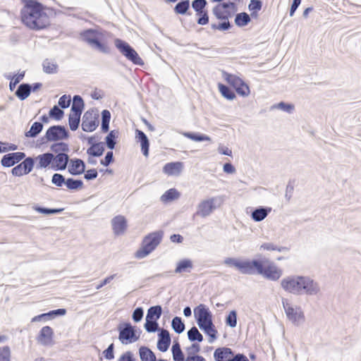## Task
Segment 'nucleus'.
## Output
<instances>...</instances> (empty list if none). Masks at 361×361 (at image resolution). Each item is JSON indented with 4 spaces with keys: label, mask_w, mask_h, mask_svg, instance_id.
Here are the masks:
<instances>
[{
    "label": "nucleus",
    "mask_w": 361,
    "mask_h": 361,
    "mask_svg": "<svg viewBox=\"0 0 361 361\" xmlns=\"http://www.w3.org/2000/svg\"><path fill=\"white\" fill-rule=\"evenodd\" d=\"M282 288L293 295H317L320 293L319 283L309 276H289L281 281Z\"/></svg>",
    "instance_id": "nucleus-1"
},
{
    "label": "nucleus",
    "mask_w": 361,
    "mask_h": 361,
    "mask_svg": "<svg viewBox=\"0 0 361 361\" xmlns=\"http://www.w3.org/2000/svg\"><path fill=\"white\" fill-rule=\"evenodd\" d=\"M23 23L32 30H42L49 25V17L43 6L35 1H27L20 11Z\"/></svg>",
    "instance_id": "nucleus-2"
},
{
    "label": "nucleus",
    "mask_w": 361,
    "mask_h": 361,
    "mask_svg": "<svg viewBox=\"0 0 361 361\" xmlns=\"http://www.w3.org/2000/svg\"><path fill=\"white\" fill-rule=\"evenodd\" d=\"M108 35L109 33L102 29H87L80 32V38L92 49L109 54L110 48L107 42Z\"/></svg>",
    "instance_id": "nucleus-3"
},
{
    "label": "nucleus",
    "mask_w": 361,
    "mask_h": 361,
    "mask_svg": "<svg viewBox=\"0 0 361 361\" xmlns=\"http://www.w3.org/2000/svg\"><path fill=\"white\" fill-rule=\"evenodd\" d=\"M194 314L200 329L209 336V343L216 338L217 331L212 322V314L209 309L200 304L194 309Z\"/></svg>",
    "instance_id": "nucleus-4"
},
{
    "label": "nucleus",
    "mask_w": 361,
    "mask_h": 361,
    "mask_svg": "<svg viewBox=\"0 0 361 361\" xmlns=\"http://www.w3.org/2000/svg\"><path fill=\"white\" fill-rule=\"evenodd\" d=\"M163 234L162 231H156L146 235L142 240L141 247L136 252L135 257L142 259L149 255L160 244Z\"/></svg>",
    "instance_id": "nucleus-5"
},
{
    "label": "nucleus",
    "mask_w": 361,
    "mask_h": 361,
    "mask_svg": "<svg viewBox=\"0 0 361 361\" xmlns=\"http://www.w3.org/2000/svg\"><path fill=\"white\" fill-rule=\"evenodd\" d=\"M282 305L288 319L295 325L305 322V317L302 308L287 298L282 299Z\"/></svg>",
    "instance_id": "nucleus-6"
},
{
    "label": "nucleus",
    "mask_w": 361,
    "mask_h": 361,
    "mask_svg": "<svg viewBox=\"0 0 361 361\" xmlns=\"http://www.w3.org/2000/svg\"><path fill=\"white\" fill-rule=\"evenodd\" d=\"M257 274L267 279L275 281L281 278L283 271L273 262L264 259L259 262Z\"/></svg>",
    "instance_id": "nucleus-7"
},
{
    "label": "nucleus",
    "mask_w": 361,
    "mask_h": 361,
    "mask_svg": "<svg viewBox=\"0 0 361 361\" xmlns=\"http://www.w3.org/2000/svg\"><path fill=\"white\" fill-rule=\"evenodd\" d=\"M114 43L116 47L127 59L135 65L142 66L144 64L142 59L139 56L136 51L126 42L120 39H116Z\"/></svg>",
    "instance_id": "nucleus-8"
},
{
    "label": "nucleus",
    "mask_w": 361,
    "mask_h": 361,
    "mask_svg": "<svg viewBox=\"0 0 361 361\" xmlns=\"http://www.w3.org/2000/svg\"><path fill=\"white\" fill-rule=\"evenodd\" d=\"M224 199L221 196L213 197L203 200L198 204L196 214L202 217L208 216L216 208L220 207Z\"/></svg>",
    "instance_id": "nucleus-9"
},
{
    "label": "nucleus",
    "mask_w": 361,
    "mask_h": 361,
    "mask_svg": "<svg viewBox=\"0 0 361 361\" xmlns=\"http://www.w3.org/2000/svg\"><path fill=\"white\" fill-rule=\"evenodd\" d=\"M44 137L47 142L66 140L68 137V132L64 126H53L47 130Z\"/></svg>",
    "instance_id": "nucleus-10"
},
{
    "label": "nucleus",
    "mask_w": 361,
    "mask_h": 361,
    "mask_svg": "<svg viewBox=\"0 0 361 361\" xmlns=\"http://www.w3.org/2000/svg\"><path fill=\"white\" fill-rule=\"evenodd\" d=\"M207 5V0H193L192 1V8L196 12V15L200 16L197 20L199 25H204L209 23V16L205 10Z\"/></svg>",
    "instance_id": "nucleus-11"
},
{
    "label": "nucleus",
    "mask_w": 361,
    "mask_h": 361,
    "mask_svg": "<svg viewBox=\"0 0 361 361\" xmlns=\"http://www.w3.org/2000/svg\"><path fill=\"white\" fill-rule=\"evenodd\" d=\"M118 338L122 343H128L136 341L139 336H136L135 330L130 324H125L122 328L119 326Z\"/></svg>",
    "instance_id": "nucleus-12"
},
{
    "label": "nucleus",
    "mask_w": 361,
    "mask_h": 361,
    "mask_svg": "<svg viewBox=\"0 0 361 361\" xmlns=\"http://www.w3.org/2000/svg\"><path fill=\"white\" fill-rule=\"evenodd\" d=\"M35 164L34 159L32 157H27L18 165L13 167L11 173L15 176H22L28 174L32 171Z\"/></svg>",
    "instance_id": "nucleus-13"
},
{
    "label": "nucleus",
    "mask_w": 361,
    "mask_h": 361,
    "mask_svg": "<svg viewBox=\"0 0 361 361\" xmlns=\"http://www.w3.org/2000/svg\"><path fill=\"white\" fill-rule=\"evenodd\" d=\"M260 260H240L238 270L243 274L253 275L257 274Z\"/></svg>",
    "instance_id": "nucleus-14"
},
{
    "label": "nucleus",
    "mask_w": 361,
    "mask_h": 361,
    "mask_svg": "<svg viewBox=\"0 0 361 361\" xmlns=\"http://www.w3.org/2000/svg\"><path fill=\"white\" fill-rule=\"evenodd\" d=\"M25 157L24 152H12L4 155L1 160V164L4 167H11L23 160Z\"/></svg>",
    "instance_id": "nucleus-15"
},
{
    "label": "nucleus",
    "mask_w": 361,
    "mask_h": 361,
    "mask_svg": "<svg viewBox=\"0 0 361 361\" xmlns=\"http://www.w3.org/2000/svg\"><path fill=\"white\" fill-rule=\"evenodd\" d=\"M53 336V329L50 326H46L40 330L37 341L42 345H49L52 344Z\"/></svg>",
    "instance_id": "nucleus-16"
},
{
    "label": "nucleus",
    "mask_w": 361,
    "mask_h": 361,
    "mask_svg": "<svg viewBox=\"0 0 361 361\" xmlns=\"http://www.w3.org/2000/svg\"><path fill=\"white\" fill-rule=\"evenodd\" d=\"M99 121L92 114L87 111L84 114L82 122V128L85 132H92L98 126Z\"/></svg>",
    "instance_id": "nucleus-17"
},
{
    "label": "nucleus",
    "mask_w": 361,
    "mask_h": 361,
    "mask_svg": "<svg viewBox=\"0 0 361 361\" xmlns=\"http://www.w3.org/2000/svg\"><path fill=\"white\" fill-rule=\"evenodd\" d=\"M184 164L183 162L167 163L163 167V172L169 176H179L183 172Z\"/></svg>",
    "instance_id": "nucleus-18"
},
{
    "label": "nucleus",
    "mask_w": 361,
    "mask_h": 361,
    "mask_svg": "<svg viewBox=\"0 0 361 361\" xmlns=\"http://www.w3.org/2000/svg\"><path fill=\"white\" fill-rule=\"evenodd\" d=\"M114 233L116 235H123L127 228V221L122 215H118L111 220Z\"/></svg>",
    "instance_id": "nucleus-19"
},
{
    "label": "nucleus",
    "mask_w": 361,
    "mask_h": 361,
    "mask_svg": "<svg viewBox=\"0 0 361 361\" xmlns=\"http://www.w3.org/2000/svg\"><path fill=\"white\" fill-rule=\"evenodd\" d=\"M53 162L51 169L55 171L65 170L69 161V157L67 154H53Z\"/></svg>",
    "instance_id": "nucleus-20"
},
{
    "label": "nucleus",
    "mask_w": 361,
    "mask_h": 361,
    "mask_svg": "<svg viewBox=\"0 0 361 361\" xmlns=\"http://www.w3.org/2000/svg\"><path fill=\"white\" fill-rule=\"evenodd\" d=\"M171 343V338L167 330L161 329L159 334L157 348L161 352H166Z\"/></svg>",
    "instance_id": "nucleus-21"
},
{
    "label": "nucleus",
    "mask_w": 361,
    "mask_h": 361,
    "mask_svg": "<svg viewBox=\"0 0 361 361\" xmlns=\"http://www.w3.org/2000/svg\"><path fill=\"white\" fill-rule=\"evenodd\" d=\"M233 355L232 350L228 348H219L214 353L216 361H231Z\"/></svg>",
    "instance_id": "nucleus-22"
},
{
    "label": "nucleus",
    "mask_w": 361,
    "mask_h": 361,
    "mask_svg": "<svg viewBox=\"0 0 361 361\" xmlns=\"http://www.w3.org/2000/svg\"><path fill=\"white\" fill-rule=\"evenodd\" d=\"M52 157L53 154L49 152L38 155L35 158V160L37 161L36 168L37 169H42L48 167L49 165L51 166L53 162Z\"/></svg>",
    "instance_id": "nucleus-23"
},
{
    "label": "nucleus",
    "mask_w": 361,
    "mask_h": 361,
    "mask_svg": "<svg viewBox=\"0 0 361 361\" xmlns=\"http://www.w3.org/2000/svg\"><path fill=\"white\" fill-rule=\"evenodd\" d=\"M85 164L84 161L80 159H75L71 160V164L68 166V171L72 175H80L85 172Z\"/></svg>",
    "instance_id": "nucleus-24"
},
{
    "label": "nucleus",
    "mask_w": 361,
    "mask_h": 361,
    "mask_svg": "<svg viewBox=\"0 0 361 361\" xmlns=\"http://www.w3.org/2000/svg\"><path fill=\"white\" fill-rule=\"evenodd\" d=\"M135 139L140 142L141 150L144 156L147 157L149 142L147 135L142 130L137 129L135 130Z\"/></svg>",
    "instance_id": "nucleus-25"
},
{
    "label": "nucleus",
    "mask_w": 361,
    "mask_h": 361,
    "mask_svg": "<svg viewBox=\"0 0 361 361\" xmlns=\"http://www.w3.org/2000/svg\"><path fill=\"white\" fill-rule=\"evenodd\" d=\"M193 269V263L190 259H183L177 262L175 274L190 273Z\"/></svg>",
    "instance_id": "nucleus-26"
},
{
    "label": "nucleus",
    "mask_w": 361,
    "mask_h": 361,
    "mask_svg": "<svg viewBox=\"0 0 361 361\" xmlns=\"http://www.w3.org/2000/svg\"><path fill=\"white\" fill-rule=\"evenodd\" d=\"M271 212V207H259L252 211L251 217L255 221L259 222L264 220Z\"/></svg>",
    "instance_id": "nucleus-27"
},
{
    "label": "nucleus",
    "mask_w": 361,
    "mask_h": 361,
    "mask_svg": "<svg viewBox=\"0 0 361 361\" xmlns=\"http://www.w3.org/2000/svg\"><path fill=\"white\" fill-rule=\"evenodd\" d=\"M84 107V102L82 97L79 95H75L73 99L71 114L80 116Z\"/></svg>",
    "instance_id": "nucleus-28"
},
{
    "label": "nucleus",
    "mask_w": 361,
    "mask_h": 361,
    "mask_svg": "<svg viewBox=\"0 0 361 361\" xmlns=\"http://www.w3.org/2000/svg\"><path fill=\"white\" fill-rule=\"evenodd\" d=\"M32 87L27 83L20 85L16 92V95L20 99H25L30 94Z\"/></svg>",
    "instance_id": "nucleus-29"
},
{
    "label": "nucleus",
    "mask_w": 361,
    "mask_h": 361,
    "mask_svg": "<svg viewBox=\"0 0 361 361\" xmlns=\"http://www.w3.org/2000/svg\"><path fill=\"white\" fill-rule=\"evenodd\" d=\"M139 354L142 361H157L155 354L147 347H140Z\"/></svg>",
    "instance_id": "nucleus-30"
},
{
    "label": "nucleus",
    "mask_w": 361,
    "mask_h": 361,
    "mask_svg": "<svg viewBox=\"0 0 361 361\" xmlns=\"http://www.w3.org/2000/svg\"><path fill=\"white\" fill-rule=\"evenodd\" d=\"M179 197V192L175 188H171L161 196L160 200L162 202L166 203L177 200Z\"/></svg>",
    "instance_id": "nucleus-31"
},
{
    "label": "nucleus",
    "mask_w": 361,
    "mask_h": 361,
    "mask_svg": "<svg viewBox=\"0 0 361 361\" xmlns=\"http://www.w3.org/2000/svg\"><path fill=\"white\" fill-rule=\"evenodd\" d=\"M43 71L47 74H54L58 72L57 63L50 59H45L42 63Z\"/></svg>",
    "instance_id": "nucleus-32"
},
{
    "label": "nucleus",
    "mask_w": 361,
    "mask_h": 361,
    "mask_svg": "<svg viewBox=\"0 0 361 361\" xmlns=\"http://www.w3.org/2000/svg\"><path fill=\"white\" fill-rule=\"evenodd\" d=\"M104 152V144L102 142H98L92 144L87 150V154L92 157H100Z\"/></svg>",
    "instance_id": "nucleus-33"
},
{
    "label": "nucleus",
    "mask_w": 361,
    "mask_h": 361,
    "mask_svg": "<svg viewBox=\"0 0 361 361\" xmlns=\"http://www.w3.org/2000/svg\"><path fill=\"white\" fill-rule=\"evenodd\" d=\"M181 134L185 136V137H188L193 141L195 142H202V141H210L211 138L204 134H200V133H193L190 132H183L181 133Z\"/></svg>",
    "instance_id": "nucleus-34"
},
{
    "label": "nucleus",
    "mask_w": 361,
    "mask_h": 361,
    "mask_svg": "<svg viewBox=\"0 0 361 361\" xmlns=\"http://www.w3.org/2000/svg\"><path fill=\"white\" fill-rule=\"evenodd\" d=\"M223 76L224 79L235 89L237 88L239 85H240V84L243 82V80L240 79L239 77L235 75L229 74L226 72L223 73Z\"/></svg>",
    "instance_id": "nucleus-35"
},
{
    "label": "nucleus",
    "mask_w": 361,
    "mask_h": 361,
    "mask_svg": "<svg viewBox=\"0 0 361 361\" xmlns=\"http://www.w3.org/2000/svg\"><path fill=\"white\" fill-rule=\"evenodd\" d=\"M43 124L40 122H35L30 130L25 133V135L27 137H37L42 130Z\"/></svg>",
    "instance_id": "nucleus-36"
},
{
    "label": "nucleus",
    "mask_w": 361,
    "mask_h": 361,
    "mask_svg": "<svg viewBox=\"0 0 361 361\" xmlns=\"http://www.w3.org/2000/svg\"><path fill=\"white\" fill-rule=\"evenodd\" d=\"M213 13L219 20H228L229 18L232 17L231 13L227 12V11L223 9L219 5H216L213 8Z\"/></svg>",
    "instance_id": "nucleus-37"
},
{
    "label": "nucleus",
    "mask_w": 361,
    "mask_h": 361,
    "mask_svg": "<svg viewBox=\"0 0 361 361\" xmlns=\"http://www.w3.org/2000/svg\"><path fill=\"white\" fill-rule=\"evenodd\" d=\"M190 8L189 0H182L174 7V11L177 14L185 15Z\"/></svg>",
    "instance_id": "nucleus-38"
},
{
    "label": "nucleus",
    "mask_w": 361,
    "mask_h": 361,
    "mask_svg": "<svg viewBox=\"0 0 361 361\" xmlns=\"http://www.w3.org/2000/svg\"><path fill=\"white\" fill-rule=\"evenodd\" d=\"M188 339L192 341L202 342L203 341V336L200 333L197 328L192 326L188 331Z\"/></svg>",
    "instance_id": "nucleus-39"
},
{
    "label": "nucleus",
    "mask_w": 361,
    "mask_h": 361,
    "mask_svg": "<svg viewBox=\"0 0 361 361\" xmlns=\"http://www.w3.org/2000/svg\"><path fill=\"white\" fill-rule=\"evenodd\" d=\"M173 358L174 361H185L184 355L181 350L180 346L178 343L173 345L171 348Z\"/></svg>",
    "instance_id": "nucleus-40"
},
{
    "label": "nucleus",
    "mask_w": 361,
    "mask_h": 361,
    "mask_svg": "<svg viewBox=\"0 0 361 361\" xmlns=\"http://www.w3.org/2000/svg\"><path fill=\"white\" fill-rule=\"evenodd\" d=\"M171 326L177 334H181L185 330V324L179 317H175L171 322Z\"/></svg>",
    "instance_id": "nucleus-41"
},
{
    "label": "nucleus",
    "mask_w": 361,
    "mask_h": 361,
    "mask_svg": "<svg viewBox=\"0 0 361 361\" xmlns=\"http://www.w3.org/2000/svg\"><path fill=\"white\" fill-rule=\"evenodd\" d=\"M261 250L268 251H278L279 252L288 250L287 247L283 246H279L272 243H264L260 246Z\"/></svg>",
    "instance_id": "nucleus-42"
},
{
    "label": "nucleus",
    "mask_w": 361,
    "mask_h": 361,
    "mask_svg": "<svg viewBox=\"0 0 361 361\" xmlns=\"http://www.w3.org/2000/svg\"><path fill=\"white\" fill-rule=\"evenodd\" d=\"M118 131L111 130L105 138L106 146L109 149H113L116 145V138L118 137Z\"/></svg>",
    "instance_id": "nucleus-43"
},
{
    "label": "nucleus",
    "mask_w": 361,
    "mask_h": 361,
    "mask_svg": "<svg viewBox=\"0 0 361 361\" xmlns=\"http://www.w3.org/2000/svg\"><path fill=\"white\" fill-rule=\"evenodd\" d=\"M111 118V114L108 110H103L102 112V130L104 132H107L109 128V121Z\"/></svg>",
    "instance_id": "nucleus-44"
},
{
    "label": "nucleus",
    "mask_w": 361,
    "mask_h": 361,
    "mask_svg": "<svg viewBox=\"0 0 361 361\" xmlns=\"http://www.w3.org/2000/svg\"><path fill=\"white\" fill-rule=\"evenodd\" d=\"M66 185L68 189L71 190H79L82 188L83 182L81 180H75L70 178L66 179Z\"/></svg>",
    "instance_id": "nucleus-45"
},
{
    "label": "nucleus",
    "mask_w": 361,
    "mask_h": 361,
    "mask_svg": "<svg viewBox=\"0 0 361 361\" xmlns=\"http://www.w3.org/2000/svg\"><path fill=\"white\" fill-rule=\"evenodd\" d=\"M250 21V16L246 13H238L235 18V24L240 27L246 25Z\"/></svg>",
    "instance_id": "nucleus-46"
},
{
    "label": "nucleus",
    "mask_w": 361,
    "mask_h": 361,
    "mask_svg": "<svg viewBox=\"0 0 361 361\" xmlns=\"http://www.w3.org/2000/svg\"><path fill=\"white\" fill-rule=\"evenodd\" d=\"M51 149L56 154H66L68 152V146L64 142H57L51 146Z\"/></svg>",
    "instance_id": "nucleus-47"
},
{
    "label": "nucleus",
    "mask_w": 361,
    "mask_h": 361,
    "mask_svg": "<svg viewBox=\"0 0 361 361\" xmlns=\"http://www.w3.org/2000/svg\"><path fill=\"white\" fill-rule=\"evenodd\" d=\"M161 306L151 307L147 311L146 319H153L154 317H156V319H159L161 315Z\"/></svg>",
    "instance_id": "nucleus-48"
},
{
    "label": "nucleus",
    "mask_w": 361,
    "mask_h": 361,
    "mask_svg": "<svg viewBox=\"0 0 361 361\" xmlns=\"http://www.w3.org/2000/svg\"><path fill=\"white\" fill-rule=\"evenodd\" d=\"M219 88L220 92L225 98L232 100L235 97V93L227 86L219 84Z\"/></svg>",
    "instance_id": "nucleus-49"
},
{
    "label": "nucleus",
    "mask_w": 361,
    "mask_h": 361,
    "mask_svg": "<svg viewBox=\"0 0 361 361\" xmlns=\"http://www.w3.org/2000/svg\"><path fill=\"white\" fill-rule=\"evenodd\" d=\"M80 116L70 114L68 118V124L71 130H76L79 126Z\"/></svg>",
    "instance_id": "nucleus-50"
},
{
    "label": "nucleus",
    "mask_w": 361,
    "mask_h": 361,
    "mask_svg": "<svg viewBox=\"0 0 361 361\" xmlns=\"http://www.w3.org/2000/svg\"><path fill=\"white\" fill-rule=\"evenodd\" d=\"M262 3L260 0H251L248 6L249 10L251 11V16H253L256 13L261 10Z\"/></svg>",
    "instance_id": "nucleus-51"
},
{
    "label": "nucleus",
    "mask_w": 361,
    "mask_h": 361,
    "mask_svg": "<svg viewBox=\"0 0 361 361\" xmlns=\"http://www.w3.org/2000/svg\"><path fill=\"white\" fill-rule=\"evenodd\" d=\"M11 352L8 345L0 348V361H11Z\"/></svg>",
    "instance_id": "nucleus-52"
},
{
    "label": "nucleus",
    "mask_w": 361,
    "mask_h": 361,
    "mask_svg": "<svg viewBox=\"0 0 361 361\" xmlns=\"http://www.w3.org/2000/svg\"><path fill=\"white\" fill-rule=\"evenodd\" d=\"M200 351V345L198 343H192L190 346L185 348L187 357L199 356L197 355Z\"/></svg>",
    "instance_id": "nucleus-53"
},
{
    "label": "nucleus",
    "mask_w": 361,
    "mask_h": 361,
    "mask_svg": "<svg viewBox=\"0 0 361 361\" xmlns=\"http://www.w3.org/2000/svg\"><path fill=\"white\" fill-rule=\"evenodd\" d=\"M33 209L37 211L39 213L44 214H55L61 212L62 209H48V208H44L41 207L37 205H35L32 207Z\"/></svg>",
    "instance_id": "nucleus-54"
},
{
    "label": "nucleus",
    "mask_w": 361,
    "mask_h": 361,
    "mask_svg": "<svg viewBox=\"0 0 361 361\" xmlns=\"http://www.w3.org/2000/svg\"><path fill=\"white\" fill-rule=\"evenodd\" d=\"M226 323L228 326L233 328L236 326L237 324V313L236 311L232 310L230 312L228 315L226 319Z\"/></svg>",
    "instance_id": "nucleus-55"
},
{
    "label": "nucleus",
    "mask_w": 361,
    "mask_h": 361,
    "mask_svg": "<svg viewBox=\"0 0 361 361\" xmlns=\"http://www.w3.org/2000/svg\"><path fill=\"white\" fill-rule=\"evenodd\" d=\"M66 179L64 176L60 173H54L51 178V183L57 187H61L63 184L66 185Z\"/></svg>",
    "instance_id": "nucleus-56"
},
{
    "label": "nucleus",
    "mask_w": 361,
    "mask_h": 361,
    "mask_svg": "<svg viewBox=\"0 0 361 361\" xmlns=\"http://www.w3.org/2000/svg\"><path fill=\"white\" fill-rule=\"evenodd\" d=\"M218 5L223 9L227 11V12L231 13L232 16L237 11L236 5L233 2H224Z\"/></svg>",
    "instance_id": "nucleus-57"
},
{
    "label": "nucleus",
    "mask_w": 361,
    "mask_h": 361,
    "mask_svg": "<svg viewBox=\"0 0 361 361\" xmlns=\"http://www.w3.org/2000/svg\"><path fill=\"white\" fill-rule=\"evenodd\" d=\"M24 75H25V73H22L16 75L12 78L11 75L7 76L8 79H11V82L9 84L11 90H13L16 87V85L23 78Z\"/></svg>",
    "instance_id": "nucleus-58"
},
{
    "label": "nucleus",
    "mask_w": 361,
    "mask_h": 361,
    "mask_svg": "<svg viewBox=\"0 0 361 361\" xmlns=\"http://www.w3.org/2000/svg\"><path fill=\"white\" fill-rule=\"evenodd\" d=\"M158 323L156 320L146 319L145 328L148 332H155L158 329Z\"/></svg>",
    "instance_id": "nucleus-59"
},
{
    "label": "nucleus",
    "mask_w": 361,
    "mask_h": 361,
    "mask_svg": "<svg viewBox=\"0 0 361 361\" xmlns=\"http://www.w3.org/2000/svg\"><path fill=\"white\" fill-rule=\"evenodd\" d=\"M223 22L219 24H212V28L214 30H228L231 27V24L228 21V20H222Z\"/></svg>",
    "instance_id": "nucleus-60"
},
{
    "label": "nucleus",
    "mask_w": 361,
    "mask_h": 361,
    "mask_svg": "<svg viewBox=\"0 0 361 361\" xmlns=\"http://www.w3.org/2000/svg\"><path fill=\"white\" fill-rule=\"evenodd\" d=\"M63 115V111L59 109L57 106H54L49 111V116L52 118H54L56 120H60Z\"/></svg>",
    "instance_id": "nucleus-61"
},
{
    "label": "nucleus",
    "mask_w": 361,
    "mask_h": 361,
    "mask_svg": "<svg viewBox=\"0 0 361 361\" xmlns=\"http://www.w3.org/2000/svg\"><path fill=\"white\" fill-rule=\"evenodd\" d=\"M235 90L238 94L243 97H247L250 94V88L244 82Z\"/></svg>",
    "instance_id": "nucleus-62"
},
{
    "label": "nucleus",
    "mask_w": 361,
    "mask_h": 361,
    "mask_svg": "<svg viewBox=\"0 0 361 361\" xmlns=\"http://www.w3.org/2000/svg\"><path fill=\"white\" fill-rule=\"evenodd\" d=\"M274 107L289 114L292 113L294 110V106L293 104H286L283 102H279L278 104L274 106Z\"/></svg>",
    "instance_id": "nucleus-63"
},
{
    "label": "nucleus",
    "mask_w": 361,
    "mask_h": 361,
    "mask_svg": "<svg viewBox=\"0 0 361 361\" xmlns=\"http://www.w3.org/2000/svg\"><path fill=\"white\" fill-rule=\"evenodd\" d=\"M240 259L233 257H227L224 260V264L229 267H234L237 269L239 268Z\"/></svg>",
    "instance_id": "nucleus-64"
}]
</instances>
